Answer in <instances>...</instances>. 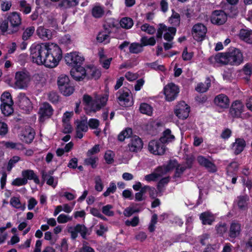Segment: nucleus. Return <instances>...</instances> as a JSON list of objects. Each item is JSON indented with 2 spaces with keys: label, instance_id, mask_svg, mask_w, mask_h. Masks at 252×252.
Wrapping results in <instances>:
<instances>
[{
  "label": "nucleus",
  "instance_id": "41",
  "mask_svg": "<svg viewBox=\"0 0 252 252\" xmlns=\"http://www.w3.org/2000/svg\"><path fill=\"white\" fill-rule=\"evenodd\" d=\"M132 134V129L130 128H126L122 131L118 135V140L123 141L126 138H129Z\"/></svg>",
  "mask_w": 252,
  "mask_h": 252
},
{
  "label": "nucleus",
  "instance_id": "2",
  "mask_svg": "<svg viewBox=\"0 0 252 252\" xmlns=\"http://www.w3.org/2000/svg\"><path fill=\"white\" fill-rule=\"evenodd\" d=\"M215 61L222 64L238 65L243 60V54L237 48H232L225 53H218L215 57Z\"/></svg>",
  "mask_w": 252,
  "mask_h": 252
},
{
  "label": "nucleus",
  "instance_id": "61",
  "mask_svg": "<svg viewBox=\"0 0 252 252\" xmlns=\"http://www.w3.org/2000/svg\"><path fill=\"white\" fill-rule=\"evenodd\" d=\"M238 206L240 209L245 210L247 206L246 198L244 196H240L238 198Z\"/></svg>",
  "mask_w": 252,
  "mask_h": 252
},
{
  "label": "nucleus",
  "instance_id": "39",
  "mask_svg": "<svg viewBox=\"0 0 252 252\" xmlns=\"http://www.w3.org/2000/svg\"><path fill=\"white\" fill-rule=\"evenodd\" d=\"M96 40L98 42H104L105 44L110 41L109 35L106 32H99L96 37Z\"/></svg>",
  "mask_w": 252,
  "mask_h": 252
},
{
  "label": "nucleus",
  "instance_id": "7",
  "mask_svg": "<svg viewBox=\"0 0 252 252\" xmlns=\"http://www.w3.org/2000/svg\"><path fill=\"white\" fill-rule=\"evenodd\" d=\"M148 149L151 154L155 155H162L165 153L166 147L160 139L154 140L149 142Z\"/></svg>",
  "mask_w": 252,
  "mask_h": 252
},
{
  "label": "nucleus",
  "instance_id": "21",
  "mask_svg": "<svg viewBox=\"0 0 252 252\" xmlns=\"http://www.w3.org/2000/svg\"><path fill=\"white\" fill-rule=\"evenodd\" d=\"M53 110L49 103H44L39 110V114L40 115V121H43L45 118L51 117L53 114Z\"/></svg>",
  "mask_w": 252,
  "mask_h": 252
},
{
  "label": "nucleus",
  "instance_id": "45",
  "mask_svg": "<svg viewBox=\"0 0 252 252\" xmlns=\"http://www.w3.org/2000/svg\"><path fill=\"white\" fill-rule=\"evenodd\" d=\"M169 22L173 26H179L180 23V15L176 12H173V14L169 20Z\"/></svg>",
  "mask_w": 252,
  "mask_h": 252
},
{
  "label": "nucleus",
  "instance_id": "53",
  "mask_svg": "<svg viewBox=\"0 0 252 252\" xmlns=\"http://www.w3.org/2000/svg\"><path fill=\"white\" fill-rule=\"evenodd\" d=\"M10 25L7 21H3L0 25V29L2 32H7L9 34L14 33L9 30Z\"/></svg>",
  "mask_w": 252,
  "mask_h": 252
},
{
  "label": "nucleus",
  "instance_id": "59",
  "mask_svg": "<svg viewBox=\"0 0 252 252\" xmlns=\"http://www.w3.org/2000/svg\"><path fill=\"white\" fill-rule=\"evenodd\" d=\"M146 65L148 67H151V68L156 69V70H159L160 71H164L165 70V67L162 65H158L157 63V62H154L152 63H147Z\"/></svg>",
  "mask_w": 252,
  "mask_h": 252
},
{
  "label": "nucleus",
  "instance_id": "63",
  "mask_svg": "<svg viewBox=\"0 0 252 252\" xmlns=\"http://www.w3.org/2000/svg\"><path fill=\"white\" fill-rule=\"evenodd\" d=\"M216 229L218 233L223 235L227 230L226 224L225 223L220 224L217 226Z\"/></svg>",
  "mask_w": 252,
  "mask_h": 252
},
{
  "label": "nucleus",
  "instance_id": "55",
  "mask_svg": "<svg viewBox=\"0 0 252 252\" xmlns=\"http://www.w3.org/2000/svg\"><path fill=\"white\" fill-rule=\"evenodd\" d=\"M114 153L111 151H107L104 155V158L106 160V162L110 164L113 162L114 161Z\"/></svg>",
  "mask_w": 252,
  "mask_h": 252
},
{
  "label": "nucleus",
  "instance_id": "48",
  "mask_svg": "<svg viewBox=\"0 0 252 252\" xmlns=\"http://www.w3.org/2000/svg\"><path fill=\"white\" fill-rule=\"evenodd\" d=\"M57 7L61 10H65L72 7L69 0H62L58 4Z\"/></svg>",
  "mask_w": 252,
  "mask_h": 252
},
{
  "label": "nucleus",
  "instance_id": "32",
  "mask_svg": "<svg viewBox=\"0 0 252 252\" xmlns=\"http://www.w3.org/2000/svg\"><path fill=\"white\" fill-rule=\"evenodd\" d=\"M23 177L26 178V180H33L36 184L39 183V180L37 176L35 174L32 170H26L22 172Z\"/></svg>",
  "mask_w": 252,
  "mask_h": 252
},
{
  "label": "nucleus",
  "instance_id": "58",
  "mask_svg": "<svg viewBox=\"0 0 252 252\" xmlns=\"http://www.w3.org/2000/svg\"><path fill=\"white\" fill-rule=\"evenodd\" d=\"M139 222V218L137 216L133 217L131 220H126L125 221V224L126 226H131L135 227L137 226Z\"/></svg>",
  "mask_w": 252,
  "mask_h": 252
},
{
  "label": "nucleus",
  "instance_id": "9",
  "mask_svg": "<svg viewBox=\"0 0 252 252\" xmlns=\"http://www.w3.org/2000/svg\"><path fill=\"white\" fill-rule=\"evenodd\" d=\"M7 21L10 25L9 30L11 32L15 33L19 30L22 22L19 13L16 12L10 13L7 17Z\"/></svg>",
  "mask_w": 252,
  "mask_h": 252
},
{
  "label": "nucleus",
  "instance_id": "3",
  "mask_svg": "<svg viewBox=\"0 0 252 252\" xmlns=\"http://www.w3.org/2000/svg\"><path fill=\"white\" fill-rule=\"evenodd\" d=\"M58 85L61 93L65 96L71 95L74 91L68 77L64 74H62L58 77Z\"/></svg>",
  "mask_w": 252,
  "mask_h": 252
},
{
  "label": "nucleus",
  "instance_id": "22",
  "mask_svg": "<svg viewBox=\"0 0 252 252\" xmlns=\"http://www.w3.org/2000/svg\"><path fill=\"white\" fill-rule=\"evenodd\" d=\"M76 137L81 139L83 137V132L88 130V122L87 120H78L76 122Z\"/></svg>",
  "mask_w": 252,
  "mask_h": 252
},
{
  "label": "nucleus",
  "instance_id": "14",
  "mask_svg": "<svg viewBox=\"0 0 252 252\" xmlns=\"http://www.w3.org/2000/svg\"><path fill=\"white\" fill-rule=\"evenodd\" d=\"M18 105L26 113L30 112L32 109V104L25 94L21 93L18 96Z\"/></svg>",
  "mask_w": 252,
  "mask_h": 252
},
{
  "label": "nucleus",
  "instance_id": "25",
  "mask_svg": "<svg viewBox=\"0 0 252 252\" xmlns=\"http://www.w3.org/2000/svg\"><path fill=\"white\" fill-rule=\"evenodd\" d=\"M246 144L243 138H236L235 142L232 144V150L236 155L241 153L246 147Z\"/></svg>",
  "mask_w": 252,
  "mask_h": 252
},
{
  "label": "nucleus",
  "instance_id": "11",
  "mask_svg": "<svg viewBox=\"0 0 252 252\" xmlns=\"http://www.w3.org/2000/svg\"><path fill=\"white\" fill-rule=\"evenodd\" d=\"M206 27L201 23L194 25L192 29V34L194 39L196 41H202L206 33Z\"/></svg>",
  "mask_w": 252,
  "mask_h": 252
},
{
  "label": "nucleus",
  "instance_id": "12",
  "mask_svg": "<svg viewBox=\"0 0 252 252\" xmlns=\"http://www.w3.org/2000/svg\"><path fill=\"white\" fill-rule=\"evenodd\" d=\"M244 106L240 100L234 101L230 108L229 116L232 118H240L243 112Z\"/></svg>",
  "mask_w": 252,
  "mask_h": 252
},
{
  "label": "nucleus",
  "instance_id": "52",
  "mask_svg": "<svg viewBox=\"0 0 252 252\" xmlns=\"http://www.w3.org/2000/svg\"><path fill=\"white\" fill-rule=\"evenodd\" d=\"M10 203L12 206H13L14 207H15L16 208H17V209L22 208V210H24V209H25V206H24L22 208L21 204L20 201V200L17 197H14L11 198L10 199Z\"/></svg>",
  "mask_w": 252,
  "mask_h": 252
},
{
  "label": "nucleus",
  "instance_id": "36",
  "mask_svg": "<svg viewBox=\"0 0 252 252\" xmlns=\"http://www.w3.org/2000/svg\"><path fill=\"white\" fill-rule=\"evenodd\" d=\"M13 105V104H1L0 109L2 113L5 116L11 115L14 111Z\"/></svg>",
  "mask_w": 252,
  "mask_h": 252
},
{
  "label": "nucleus",
  "instance_id": "28",
  "mask_svg": "<svg viewBox=\"0 0 252 252\" xmlns=\"http://www.w3.org/2000/svg\"><path fill=\"white\" fill-rule=\"evenodd\" d=\"M108 100L107 96H102L94 99L92 103V111L95 112L100 110L106 103Z\"/></svg>",
  "mask_w": 252,
  "mask_h": 252
},
{
  "label": "nucleus",
  "instance_id": "24",
  "mask_svg": "<svg viewBox=\"0 0 252 252\" xmlns=\"http://www.w3.org/2000/svg\"><path fill=\"white\" fill-rule=\"evenodd\" d=\"M214 103L220 108H227L229 105V99L225 94H221L215 97Z\"/></svg>",
  "mask_w": 252,
  "mask_h": 252
},
{
  "label": "nucleus",
  "instance_id": "44",
  "mask_svg": "<svg viewBox=\"0 0 252 252\" xmlns=\"http://www.w3.org/2000/svg\"><path fill=\"white\" fill-rule=\"evenodd\" d=\"M140 42L142 43L143 46L151 45L153 46L155 45L156 41L154 37H151L148 38L146 36H143L141 38Z\"/></svg>",
  "mask_w": 252,
  "mask_h": 252
},
{
  "label": "nucleus",
  "instance_id": "34",
  "mask_svg": "<svg viewBox=\"0 0 252 252\" xmlns=\"http://www.w3.org/2000/svg\"><path fill=\"white\" fill-rule=\"evenodd\" d=\"M139 110L141 113L151 116L153 114V108L149 104L143 103L140 106Z\"/></svg>",
  "mask_w": 252,
  "mask_h": 252
},
{
  "label": "nucleus",
  "instance_id": "19",
  "mask_svg": "<svg viewBox=\"0 0 252 252\" xmlns=\"http://www.w3.org/2000/svg\"><path fill=\"white\" fill-rule=\"evenodd\" d=\"M86 74L85 69L81 66V65L73 67L70 70V75L77 81L83 79L86 76Z\"/></svg>",
  "mask_w": 252,
  "mask_h": 252
},
{
  "label": "nucleus",
  "instance_id": "38",
  "mask_svg": "<svg viewBox=\"0 0 252 252\" xmlns=\"http://www.w3.org/2000/svg\"><path fill=\"white\" fill-rule=\"evenodd\" d=\"M120 24L122 28L126 29H129L133 25V22L132 19L130 18L124 17L120 20Z\"/></svg>",
  "mask_w": 252,
  "mask_h": 252
},
{
  "label": "nucleus",
  "instance_id": "33",
  "mask_svg": "<svg viewBox=\"0 0 252 252\" xmlns=\"http://www.w3.org/2000/svg\"><path fill=\"white\" fill-rule=\"evenodd\" d=\"M104 8L99 5L93 7L92 10V15L95 18H100L104 14Z\"/></svg>",
  "mask_w": 252,
  "mask_h": 252
},
{
  "label": "nucleus",
  "instance_id": "54",
  "mask_svg": "<svg viewBox=\"0 0 252 252\" xmlns=\"http://www.w3.org/2000/svg\"><path fill=\"white\" fill-rule=\"evenodd\" d=\"M98 160V158L96 157H90L85 160V163L87 165H91L92 168H94L96 167V162Z\"/></svg>",
  "mask_w": 252,
  "mask_h": 252
},
{
  "label": "nucleus",
  "instance_id": "26",
  "mask_svg": "<svg viewBox=\"0 0 252 252\" xmlns=\"http://www.w3.org/2000/svg\"><path fill=\"white\" fill-rule=\"evenodd\" d=\"M197 160L199 164L205 167L209 171L211 172H215L216 171V166L205 157L202 156H199L197 157Z\"/></svg>",
  "mask_w": 252,
  "mask_h": 252
},
{
  "label": "nucleus",
  "instance_id": "18",
  "mask_svg": "<svg viewBox=\"0 0 252 252\" xmlns=\"http://www.w3.org/2000/svg\"><path fill=\"white\" fill-rule=\"evenodd\" d=\"M241 231V224L238 221H232L229 227L228 236L231 238H235L240 235Z\"/></svg>",
  "mask_w": 252,
  "mask_h": 252
},
{
  "label": "nucleus",
  "instance_id": "13",
  "mask_svg": "<svg viewBox=\"0 0 252 252\" xmlns=\"http://www.w3.org/2000/svg\"><path fill=\"white\" fill-rule=\"evenodd\" d=\"M189 107L184 101L177 105L174 110L176 115L182 119H185L189 116Z\"/></svg>",
  "mask_w": 252,
  "mask_h": 252
},
{
  "label": "nucleus",
  "instance_id": "30",
  "mask_svg": "<svg viewBox=\"0 0 252 252\" xmlns=\"http://www.w3.org/2000/svg\"><path fill=\"white\" fill-rule=\"evenodd\" d=\"M200 219L202 220L203 224L210 225L214 221L215 218L210 212H205L200 214Z\"/></svg>",
  "mask_w": 252,
  "mask_h": 252
},
{
  "label": "nucleus",
  "instance_id": "35",
  "mask_svg": "<svg viewBox=\"0 0 252 252\" xmlns=\"http://www.w3.org/2000/svg\"><path fill=\"white\" fill-rule=\"evenodd\" d=\"M175 137L171 134L170 129H166L163 133V136L159 139L163 144L171 142L174 140Z\"/></svg>",
  "mask_w": 252,
  "mask_h": 252
},
{
  "label": "nucleus",
  "instance_id": "23",
  "mask_svg": "<svg viewBox=\"0 0 252 252\" xmlns=\"http://www.w3.org/2000/svg\"><path fill=\"white\" fill-rule=\"evenodd\" d=\"M176 163L175 161H170L167 165L157 168L155 170L154 173L158 174L157 178L158 179L165 175L175 166Z\"/></svg>",
  "mask_w": 252,
  "mask_h": 252
},
{
  "label": "nucleus",
  "instance_id": "4",
  "mask_svg": "<svg viewBox=\"0 0 252 252\" xmlns=\"http://www.w3.org/2000/svg\"><path fill=\"white\" fill-rule=\"evenodd\" d=\"M15 80L16 86L19 89H23L28 87L31 82V77L30 73L24 70L15 73Z\"/></svg>",
  "mask_w": 252,
  "mask_h": 252
},
{
  "label": "nucleus",
  "instance_id": "8",
  "mask_svg": "<svg viewBox=\"0 0 252 252\" xmlns=\"http://www.w3.org/2000/svg\"><path fill=\"white\" fill-rule=\"evenodd\" d=\"M68 232L71 234V238L75 240L78 236V233H79L82 238L86 239L87 235H89L90 233L88 229L83 224H77L75 227H69Z\"/></svg>",
  "mask_w": 252,
  "mask_h": 252
},
{
  "label": "nucleus",
  "instance_id": "50",
  "mask_svg": "<svg viewBox=\"0 0 252 252\" xmlns=\"http://www.w3.org/2000/svg\"><path fill=\"white\" fill-rule=\"evenodd\" d=\"M87 74L88 75L90 74L93 78L97 79L101 75V72L99 69L96 68H93L87 72Z\"/></svg>",
  "mask_w": 252,
  "mask_h": 252
},
{
  "label": "nucleus",
  "instance_id": "29",
  "mask_svg": "<svg viewBox=\"0 0 252 252\" xmlns=\"http://www.w3.org/2000/svg\"><path fill=\"white\" fill-rule=\"evenodd\" d=\"M239 36L244 42L252 44V30L242 29L239 32Z\"/></svg>",
  "mask_w": 252,
  "mask_h": 252
},
{
  "label": "nucleus",
  "instance_id": "20",
  "mask_svg": "<svg viewBox=\"0 0 252 252\" xmlns=\"http://www.w3.org/2000/svg\"><path fill=\"white\" fill-rule=\"evenodd\" d=\"M34 135L35 133L33 129L28 126L22 130L20 138L22 141L29 144L33 140Z\"/></svg>",
  "mask_w": 252,
  "mask_h": 252
},
{
  "label": "nucleus",
  "instance_id": "62",
  "mask_svg": "<svg viewBox=\"0 0 252 252\" xmlns=\"http://www.w3.org/2000/svg\"><path fill=\"white\" fill-rule=\"evenodd\" d=\"M92 129H97L99 125V122L96 119H91L88 123V126Z\"/></svg>",
  "mask_w": 252,
  "mask_h": 252
},
{
  "label": "nucleus",
  "instance_id": "56",
  "mask_svg": "<svg viewBox=\"0 0 252 252\" xmlns=\"http://www.w3.org/2000/svg\"><path fill=\"white\" fill-rule=\"evenodd\" d=\"M238 168V164L236 162H231L227 167V174L228 175L231 176L230 174L237 171Z\"/></svg>",
  "mask_w": 252,
  "mask_h": 252
},
{
  "label": "nucleus",
  "instance_id": "46",
  "mask_svg": "<svg viewBox=\"0 0 252 252\" xmlns=\"http://www.w3.org/2000/svg\"><path fill=\"white\" fill-rule=\"evenodd\" d=\"M141 29L149 34H153L156 32L155 28L148 24H145L141 26Z\"/></svg>",
  "mask_w": 252,
  "mask_h": 252
},
{
  "label": "nucleus",
  "instance_id": "27",
  "mask_svg": "<svg viewBox=\"0 0 252 252\" xmlns=\"http://www.w3.org/2000/svg\"><path fill=\"white\" fill-rule=\"evenodd\" d=\"M36 33L40 38L43 40H48L51 39L52 37V32L43 27H39L36 30Z\"/></svg>",
  "mask_w": 252,
  "mask_h": 252
},
{
  "label": "nucleus",
  "instance_id": "42",
  "mask_svg": "<svg viewBox=\"0 0 252 252\" xmlns=\"http://www.w3.org/2000/svg\"><path fill=\"white\" fill-rule=\"evenodd\" d=\"M113 206L111 204H107L102 207V213L108 216L113 217L114 216V212L113 211Z\"/></svg>",
  "mask_w": 252,
  "mask_h": 252
},
{
  "label": "nucleus",
  "instance_id": "47",
  "mask_svg": "<svg viewBox=\"0 0 252 252\" xmlns=\"http://www.w3.org/2000/svg\"><path fill=\"white\" fill-rule=\"evenodd\" d=\"M117 189L116 184L111 182L110 183L109 187L103 193V195L105 197L108 196L111 193H114Z\"/></svg>",
  "mask_w": 252,
  "mask_h": 252
},
{
  "label": "nucleus",
  "instance_id": "16",
  "mask_svg": "<svg viewBox=\"0 0 252 252\" xmlns=\"http://www.w3.org/2000/svg\"><path fill=\"white\" fill-rule=\"evenodd\" d=\"M226 20L227 16L222 10H216L212 14L211 21L214 24L222 25L226 21Z\"/></svg>",
  "mask_w": 252,
  "mask_h": 252
},
{
  "label": "nucleus",
  "instance_id": "17",
  "mask_svg": "<svg viewBox=\"0 0 252 252\" xmlns=\"http://www.w3.org/2000/svg\"><path fill=\"white\" fill-rule=\"evenodd\" d=\"M129 151L131 152H137L140 151L143 147L142 140L137 136L134 135L131 137L128 144Z\"/></svg>",
  "mask_w": 252,
  "mask_h": 252
},
{
  "label": "nucleus",
  "instance_id": "6",
  "mask_svg": "<svg viewBox=\"0 0 252 252\" xmlns=\"http://www.w3.org/2000/svg\"><path fill=\"white\" fill-rule=\"evenodd\" d=\"M64 60L68 65L75 67L81 65L84 61V58L79 52H73L65 54Z\"/></svg>",
  "mask_w": 252,
  "mask_h": 252
},
{
  "label": "nucleus",
  "instance_id": "15",
  "mask_svg": "<svg viewBox=\"0 0 252 252\" xmlns=\"http://www.w3.org/2000/svg\"><path fill=\"white\" fill-rule=\"evenodd\" d=\"M130 93L129 89L126 88H123L118 92L120 95L118 99L120 105L127 107L130 105Z\"/></svg>",
  "mask_w": 252,
  "mask_h": 252
},
{
  "label": "nucleus",
  "instance_id": "31",
  "mask_svg": "<svg viewBox=\"0 0 252 252\" xmlns=\"http://www.w3.org/2000/svg\"><path fill=\"white\" fill-rule=\"evenodd\" d=\"M210 86L211 80L209 78H207L204 83L200 82L197 84L195 90L197 92L203 93L207 92Z\"/></svg>",
  "mask_w": 252,
  "mask_h": 252
},
{
  "label": "nucleus",
  "instance_id": "10",
  "mask_svg": "<svg viewBox=\"0 0 252 252\" xmlns=\"http://www.w3.org/2000/svg\"><path fill=\"white\" fill-rule=\"evenodd\" d=\"M163 92L166 100L171 101L177 97L179 93V88L174 83H171L164 87Z\"/></svg>",
  "mask_w": 252,
  "mask_h": 252
},
{
  "label": "nucleus",
  "instance_id": "5",
  "mask_svg": "<svg viewBox=\"0 0 252 252\" xmlns=\"http://www.w3.org/2000/svg\"><path fill=\"white\" fill-rule=\"evenodd\" d=\"M176 32V29L174 27L167 28L165 25L160 24L157 31V37L161 38L162 34L165 40L171 42L173 40Z\"/></svg>",
  "mask_w": 252,
  "mask_h": 252
},
{
  "label": "nucleus",
  "instance_id": "40",
  "mask_svg": "<svg viewBox=\"0 0 252 252\" xmlns=\"http://www.w3.org/2000/svg\"><path fill=\"white\" fill-rule=\"evenodd\" d=\"M1 104H13L11 95L9 92H4L1 95Z\"/></svg>",
  "mask_w": 252,
  "mask_h": 252
},
{
  "label": "nucleus",
  "instance_id": "1",
  "mask_svg": "<svg viewBox=\"0 0 252 252\" xmlns=\"http://www.w3.org/2000/svg\"><path fill=\"white\" fill-rule=\"evenodd\" d=\"M30 56L32 63L52 68L56 66L62 59V52L57 44L44 42L32 45Z\"/></svg>",
  "mask_w": 252,
  "mask_h": 252
},
{
  "label": "nucleus",
  "instance_id": "57",
  "mask_svg": "<svg viewBox=\"0 0 252 252\" xmlns=\"http://www.w3.org/2000/svg\"><path fill=\"white\" fill-rule=\"evenodd\" d=\"M71 220V217H69V216L64 214L60 215L57 218V221H58L59 223H66L68 221Z\"/></svg>",
  "mask_w": 252,
  "mask_h": 252
},
{
  "label": "nucleus",
  "instance_id": "49",
  "mask_svg": "<svg viewBox=\"0 0 252 252\" xmlns=\"http://www.w3.org/2000/svg\"><path fill=\"white\" fill-rule=\"evenodd\" d=\"M95 189L98 191H101L103 189V185L100 176H96L95 179Z\"/></svg>",
  "mask_w": 252,
  "mask_h": 252
},
{
  "label": "nucleus",
  "instance_id": "60",
  "mask_svg": "<svg viewBox=\"0 0 252 252\" xmlns=\"http://www.w3.org/2000/svg\"><path fill=\"white\" fill-rule=\"evenodd\" d=\"M27 183V180L26 178H18L13 180L12 183V184L14 186H20L25 185Z\"/></svg>",
  "mask_w": 252,
  "mask_h": 252
},
{
  "label": "nucleus",
  "instance_id": "64",
  "mask_svg": "<svg viewBox=\"0 0 252 252\" xmlns=\"http://www.w3.org/2000/svg\"><path fill=\"white\" fill-rule=\"evenodd\" d=\"M48 98L50 101L56 103L58 101L59 97L56 92H51L48 94Z\"/></svg>",
  "mask_w": 252,
  "mask_h": 252
},
{
  "label": "nucleus",
  "instance_id": "37",
  "mask_svg": "<svg viewBox=\"0 0 252 252\" xmlns=\"http://www.w3.org/2000/svg\"><path fill=\"white\" fill-rule=\"evenodd\" d=\"M143 45L142 43H132L129 47V52L132 54H138L142 52Z\"/></svg>",
  "mask_w": 252,
  "mask_h": 252
},
{
  "label": "nucleus",
  "instance_id": "51",
  "mask_svg": "<svg viewBox=\"0 0 252 252\" xmlns=\"http://www.w3.org/2000/svg\"><path fill=\"white\" fill-rule=\"evenodd\" d=\"M8 132V126L7 125L3 122L0 121V136L3 137L5 136Z\"/></svg>",
  "mask_w": 252,
  "mask_h": 252
},
{
  "label": "nucleus",
  "instance_id": "43",
  "mask_svg": "<svg viewBox=\"0 0 252 252\" xmlns=\"http://www.w3.org/2000/svg\"><path fill=\"white\" fill-rule=\"evenodd\" d=\"M35 29L33 27H30L27 28L23 32L22 35V39L26 41L29 39L33 34Z\"/></svg>",
  "mask_w": 252,
  "mask_h": 252
}]
</instances>
